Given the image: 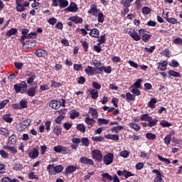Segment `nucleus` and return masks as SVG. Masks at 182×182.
Returning <instances> with one entry per match:
<instances>
[{"label": "nucleus", "instance_id": "obj_49", "mask_svg": "<svg viewBox=\"0 0 182 182\" xmlns=\"http://www.w3.org/2000/svg\"><path fill=\"white\" fill-rule=\"evenodd\" d=\"M123 129H124V127L119 125V126H117V127H114L111 129V131L114 132V133H117V134L119 132H121L122 130H123Z\"/></svg>", "mask_w": 182, "mask_h": 182}, {"label": "nucleus", "instance_id": "obj_58", "mask_svg": "<svg viewBox=\"0 0 182 182\" xmlns=\"http://www.w3.org/2000/svg\"><path fill=\"white\" fill-rule=\"evenodd\" d=\"M143 42H145V43H147V42L150 41V39H151V34H146L144 36L141 38Z\"/></svg>", "mask_w": 182, "mask_h": 182}, {"label": "nucleus", "instance_id": "obj_28", "mask_svg": "<svg viewBox=\"0 0 182 182\" xmlns=\"http://www.w3.org/2000/svg\"><path fill=\"white\" fill-rule=\"evenodd\" d=\"M105 137L108 139V140H114L115 141H119L120 139L118 134H107Z\"/></svg>", "mask_w": 182, "mask_h": 182}, {"label": "nucleus", "instance_id": "obj_10", "mask_svg": "<svg viewBox=\"0 0 182 182\" xmlns=\"http://www.w3.org/2000/svg\"><path fill=\"white\" fill-rule=\"evenodd\" d=\"M80 163L81 164H85L86 166H95V162L92 159H89L87 156H82L80 159Z\"/></svg>", "mask_w": 182, "mask_h": 182}, {"label": "nucleus", "instance_id": "obj_56", "mask_svg": "<svg viewBox=\"0 0 182 182\" xmlns=\"http://www.w3.org/2000/svg\"><path fill=\"white\" fill-rule=\"evenodd\" d=\"M45 90H49V85L47 84H43L40 86L39 92L42 93V92H45Z\"/></svg>", "mask_w": 182, "mask_h": 182}, {"label": "nucleus", "instance_id": "obj_3", "mask_svg": "<svg viewBox=\"0 0 182 182\" xmlns=\"http://www.w3.org/2000/svg\"><path fill=\"white\" fill-rule=\"evenodd\" d=\"M32 123V119H26L21 122L18 123L16 129L17 132H23V130H26V129H28L29 126H31V124Z\"/></svg>", "mask_w": 182, "mask_h": 182}, {"label": "nucleus", "instance_id": "obj_33", "mask_svg": "<svg viewBox=\"0 0 182 182\" xmlns=\"http://www.w3.org/2000/svg\"><path fill=\"white\" fill-rule=\"evenodd\" d=\"M168 76H170V77H171V76L173 77H181V75H180V73L176 72V71H174L173 70H170L168 72Z\"/></svg>", "mask_w": 182, "mask_h": 182}, {"label": "nucleus", "instance_id": "obj_13", "mask_svg": "<svg viewBox=\"0 0 182 182\" xmlns=\"http://www.w3.org/2000/svg\"><path fill=\"white\" fill-rule=\"evenodd\" d=\"M17 141L18 137L16 136V134H13L9 137L7 144L9 146H16Z\"/></svg>", "mask_w": 182, "mask_h": 182}, {"label": "nucleus", "instance_id": "obj_35", "mask_svg": "<svg viewBox=\"0 0 182 182\" xmlns=\"http://www.w3.org/2000/svg\"><path fill=\"white\" fill-rule=\"evenodd\" d=\"M151 119V116L149 115V114H141L140 116V120H141L142 122H150V120Z\"/></svg>", "mask_w": 182, "mask_h": 182}, {"label": "nucleus", "instance_id": "obj_34", "mask_svg": "<svg viewBox=\"0 0 182 182\" xmlns=\"http://www.w3.org/2000/svg\"><path fill=\"white\" fill-rule=\"evenodd\" d=\"M47 170L48 171L49 176H55L56 174V173H55L54 165L53 164H49L47 166Z\"/></svg>", "mask_w": 182, "mask_h": 182}, {"label": "nucleus", "instance_id": "obj_42", "mask_svg": "<svg viewBox=\"0 0 182 182\" xmlns=\"http://www.w3.org/2000/svg\"><path fill=\"white\" fill-rule=\"evenodd\" d=\"M60 4V8L63 9L69 6V1L68 0H58Z\"/></svg>", "mask_w": 182, "mask_h": 182}, {"label": "nucleus", "instance_id": "obj_18", "mask_svg": "<svg viewBox=\"0 0 182 182\" xmlns=\"http://www.w3.org/2000/svg\"><path fill=\"white\" fill-rule=\"evenodd\" d=\"M77 5L75 2H71L70 6L65 9L68 12H77Z\"/></svg>", "mask_w": 182, "mask_h": 182}, {"label": "nucleus", "instance_id": "obj_64", "mask_svg": "<svg viewBox=\"0 0 182 182\" xmlns=\"http://www.w3.org/2000/svg\"><path fill=\"white\" fill-rule=\"evenodd\" d=\"M52 124V122L50 120H46L45 122L46 130V132H50V126Z\"/></svg>", "mask_w": 182, "mask_h": 182}, {"label": "nucleus", "instance_id": "obj_32", "mask_svg": "<svg viewBox=\"0 0 182 182\" xmlns=\"http://www.w3.org/2000/svg\"><path fill=\"white\" fill-rule=\"evenodd\" d=\"M157 123H159V119H153V117H151V119L148 121L149 127H154V126H157Z\"/></svg>", "mask_w": 182, "mask_h": 182}, {"label": "nucleus", "instance_id": "obj_26", "mask_svg": "<svg viewBox=\"0 0 182 182\" xmlns=\"http://www.w3.org/2000/svg\"><path fill=\"white\" fill-rule=\"evenodd\" d=\"M2 120L6 122V123H12V122H14V118L11 117V113H9L2 117Z\"/></svg>", "mask_w": 182, "mask_h": 182}, {"label": "nucleus", "instance_id": "obj_30", "mask_svg": "<svg viewBox=\"0 0 182 182\" xmlns=\"http://www.w3.org/2000/svg\"><path fill=\"white\" fill-rule=\"evenodd\" d=\"M85 123L88 126H90V127H93V126H95V123H96V120H95L93 118L87 117L85 118Z\"/></svg>", "mask_w": 182, "mask_h": 182}, {"label": "nucleus", "instance_id": "obj_21", "mask_svg": "<svg viewBox=\"0 0 182 182\" xmlns=\"http://www.w3.org/2000/svg\"><path fill=\"white\" fill-rule=\"evenodd\" d=\"M89 92L90 95H91V97L93 99V100H96L99 97V91L96 90L95 89H89L87 90Z\"/></svg>", "mask_w": 182, "mask_h": 182}, {"label": "nucleus", "instance_id": "obj_11", "mask_svg": "<svg viewBox=\"0 0 182 182\" xmlns=\"http://www.w3.org/2000/svg\"><path fill=\"white\" fill-rule=\"evenodd\" d=\"M60 106H62V102L59 100H53L49 102V107L54 109V110H58L60 108Z\"/></svg>", "mask_w": 182, "mask_h": 182}, {"label": "nucleus", "instance_id": "obj_41", "mask_svg": "<svg viewBox=\"0 0 182 182\" xmlns=\"http://www.w3.org/2000/svg\"><path fill=\"white\" fill-rule=\"evenodd\" d=\"M76 129L81 133H86V127L83 124H77Z\"/></svg>", "mask_w": 182, "mask_h": 182}, {"label": "nucleus", "instance_id": "obj_14", "mask_svg": "<svg viewBox=\"0 0 182 182\" xmlns=\"http://www.w3.org/2000/svg\"><path fill=\"white\" fill-rule=\"evenodd\" d=\"M35 55L38 56V58H48V51L44 49H38L35 52Z\"/></svg>", "mask_w": 182, "mask_h": 182}, {"label": "nucleus", "instance_id": "obj_54", "mask_svg": "<svg viewBox=\"0 0 182 182\" xmlns=\"http://www.w3.org/2000/svg\"><path fill=\"white\" fill-rule=\"evenodd\" d=\"M158 159L159 160H160V161H163L164 163H165L166 164H171V161H170V159H166L160 155H158Z\"/></svg>", "mask_w": 182, "mask_h": 182}, {"label": "nucleus", "instance_id": "obj_23", "mask_svg": "<svg viewBox=\"0 0 182 182\" xmlns=\"http://www.w3.org/2000/svg\"><path fill=\"white\" fill-rule=\"evenodd\" d=\"M68 19H69V21H71V22H74L76 24L82 23V22H83V18H82L77 16H70Z\"/></svg>", "mask_w": 182, "mask_h": 182}, {"label": "nucleus", "instance_id": "obj_20", "mask_svg": "<svg viewBox=\"0 0 182 182\" xmlns=\"http://www.w3.org/2000/svg\"><path fill=\"white\" fill-rule=\"evenodd\" d=\"M89 35L92 38H96L97 39L100 36V32L99 31V29H97V28H92L90 30Z\"/></svg>", "mask_w": 182, "mask_h": 182}, {"label": "nucleus", "instance_id": "obj_50", "mask_svg": "<svg viewBox=\"0 0 182 182\" xmlns=\"http://www.w3.org/2000/svg\"><path fill=\"white\" fill-rule=\"evenodd\" d=\"M63 166L62 165H58L56 166H54V171L56 173H62V171H63Z\"/></svg>", "mask_w": 182, "mask_h": 182}, {"label": "nucleus", "instance_id": "obj_22", "mask_svg": "<svg viewBox=\"0 0 182 182\" xmlns=\"http://www.w3.org/2000/svg\"><path fill=\"white\" fill-rule=\"evenodd\" d=\"M157 65H159L158 70H161L162 72L164 70H167V65H168L167 61L164 60L163 62L158 63Z\"/></svg>", "mask_w": 182, "mask_h": 182}, {"label": "nucleus", "instance_id": "obj_62", "mask_svg": "<svg viewBox=\"0 0 182 182\" xmlns=\"http://www.w3.org/2000/svg\"><path fill=\"white\" fill-rule=\"evenodd\" d=\"M132 93L134 95V96H140L141 92L140 91V90H139V88H133L131 90Z\"/></svg>", "mask_w": 182, "mask_h": 182}, {"label": "nucleus", "instance_id": "obj_29", "mask_svg": "<svg viewBox=\"0 0 182 182\" xmlns=\"http://www.w3.org/2000/svg\"><path fill=\"white\" fill-rule=\"evenodd\" d=\"M79 116H80V114L76 109L71 110L70 114V119L75 120V119H76V117H79Z\"/></svg>", "mask_w": 182, "mask_h": 182}, {"label": "nucleus", "instance_id": "obj_25", "mask_svg": "<svg viewBox=\"0 0 182 182\" xmlns=\"http://www.w3.org/2000/svg\"><path fill=\"white\" fill-rule=\"evenodd\" d=\"M25 45L27 46L28 49H33L36 46V41L33 40H28L25 41Z\"/></svg>", "mask_w": 182, "mask_h": 182}, {"label": "nucleus", "instance_id": "obj_55", "mask_svg": "<svg viewBox=\"0 0 182 182\" xmlns=\"http://www.w3.org/2000/svg\"><path fill=\"white\" fill-rule=\"evenodd\" d=\"M160 126L162 127H170V126H173V124L167 122L166 120H164L160 122Z\"/></svg>", "mask_w": 182, "mask_h": 182}, {"label": "nucleus", "instance_id": "obj_40", "mask_svg": "<svg viewBox=\"0 0 182 182\" xmlns=\"http://www.w3.org/2000/svg\"><path fill=\"white\" fill-rule=\"evenodd\" d=\"M145 136L147 140H156V139H157L156 134H153L151 132L146 133Z\"/></svg>", "mask_w": 182, "mask_h": 182}, {"label": "nucleus", "instance_id": "obj_60", "mask_svg": "<svg viewBox=\"0 0 182 182\" xmlns=\"http://www.w3.org/2000/svg\"><path fill=\"white\" fill-rule=\"evenodd\" d=\"M164 143L167 146L171 143V134H167L166 137L164 138Z\"/></svg>", "mask_w": 182, "mask_h": 182}, {"label": "nucleus", "instance_id": "obj_4", "mask_svg": "<svg viewBox=\"0 0 182 182\" xmlns=\"http://www.w3.org/2000/svg\"><path fill=\"white\" fill-rule=\"evenodd\" d=\"M91 156L92 159H95L97 161H102V160H103V154H102L100 150L94 149L91 151Z\"/></svg>", "mask_w": 182, "mask_h": 182}, {"label": "nucleus", "instance_id": "obj_9", "mask_svg": "<svg viewBox=\"0 0 182 182\" xmlns=\"http://www.w3.org/2000/svg\"><path fill=\"white\" fill-rule=\"evenodd\" d=\"M28 33H29V29L28 28L21 29L22 36L20 38V42L23 46H25V39H26V37L28 36Z\"/></svg>", "mask_w": 182, "mask_h": 182}, {"label": "nucleus", "instance_id": "obj_15", "mask_svg": "<svg viewBox=\"0 0 182 182\" xmlns=\"http://www.w3.org/2000/svg\"><path fill=\"white\" fill-rule=\"evenodd\" d=\"M103 71H105V73H112V68L110 66H102L100 68H98L97 75H102L103 73Z\"/></svg>", "mask_w": 182, "mask_h": 182}, {"label": "nucleus", "instance_id": "obj_12", "mask_svg": "<svg viewBox=\"0 0 182 182\" xmlns=\"http://www.w3.org/2000/svg\"><path fill=\"white\" fill-rule=\"evenodd\" d=\"M28 157L32 160L38 159L39 157V149L38 148H33L31 151L28 152Z\"/></svg>", "mask_w": 182, "mask_h": 182}, {"label": "nucleus", "instance_id": "obj_2", "mask_svg": "<svg viewBox=\"0 0 182 182\" xmlns=\"http://www.w3.org/2000/svg\"><path fill=\"white\" fill-rule=\"evenodd\" d=\"M14 88L16 93H21V95H23V93H26V90H28V83L25 81H22L20 84H15Z\"/></svg>", "mask_w": 182, "mask_h": 182}, {"label": "nucleus", "instance_id": "obj_24", "mask_svg": "<svg viewBox=\"0 0 182 182\" xmlns=\"http://www.w3.org/2000/svg\"><path fill=\"white\" fill-rule=\"evenodd\" d=\"M128 126L130 127V129H133L134 132H140V129H141V126L134 122H129Z\"/></svg>", "mask_w": 182, "mask_h": 182}, {"label": "nucleus", "instance_id": "obj_5", "mask_svg": "<svg viewBox=\"0 0 182 182\" xmlns=\"http://www.w3.org/2000/svg\"><path fill=\"white\" fill-rule=\"evenodd\" d=\"M102 159L106 166H109V164H112V163H113L114 154H113V153H108L105 156H102Z\"/></svg>", "mask_w": 182, "mask_h": 182}, {"label": "nucleus", "instance_id": "obj_57", "mask_svg": "<svg viewBox=\"0 0 182 182\" xmlns=\"http://www.w3.org/2000/svg\"><path fill=\"white\" fill-rule=\"evenodd\" d=\"M173 43H174V45H178L179 46H182V38L180 37H177L176 38L173 40Z\"/></svg>", "mask_w": 182, "mask_h": 182}, {"label": "nucleus", "instance_id": "obj_61", "mask_svg": "<svg viewBox=\"0 0 182 182\" xmlns=\"http://www.w3.org/2000/svg\"><path fill=\"white\" fill-rule=\"evenodd\" d=\"M92 141H95L96 143L99 142V141H103V140H105V137L103 136H92Z\"/></svg>", "mask_w": 182, "mask_h": 182}, {"label": "nucleus", "instance_id": "obj_53", "mask_svg": "<svg viewBox=\"0 0 182 182\" xmlns=\"http://www.w3.org/2000/svg\"><path fill=\"white\" fill-rule=\"evenodd\" d=\"M102 177L103 178H105V180H109V181H113V176H112L110 174L107 173H105L101 174Z\"/></svg>", "mask_w": 182, "mask_h": 182}, {"label": "nucleus", "instance_id": "obj_31", "mask_svg": "<svg viewBox=\"0 0 182 182\" xmlns=\"http://www.w3.org/2000/svg\"><path fill=\"white\" fill-rule=\"evenodd\" d=\"M110 120L109 119H106L104 118H98L97 119V123L98 126H102V124H109Z\"/></svg>", "mask_w": 182, "mask_h": 182}, {"label": "nucleus", "instance_id": "obj_59", "mask_svg": "<svg viewBox=\"0 0 182 182\" xmlns=\"http://www.w3.org/2000/svg\"><path fill=\"white\" fill-rule=\"evenodd\" d=\"M0 156L2 157V159H9V154H8V152L5 151L4 149H1Z\"/></svg>", "mask_w": 182, "mask_h": 182}, {"label": "nucleus", "instance_id": "obj_27", "mask_svg": "<svg viewBox=\"0 0 182 182\" xmlns=\"http://www.w3.org/2000/svg\"><path fill=\"white\" fill-rule=\"evenodd\" d=\"M89 113H90L91 116H92L93 119H97L99 117V113L97 112V109L90 107L89 108Z\"/></svg>", "mask_w": 182, "mask_h": 182}, {"label": "nucleus", "instance_id": "obj_17", "mask_svg": "<svg viewBox=\"0 0 182 182\" xmlns=\"http://www.w3.org/2000/svg\"><path fill=\"white\" fill-rule=\"evenodd\" d=\"M76 170H77V167L73 165H70L66 167L65 174V176H69V174H72L73 173H75Z\"/></svg>", "mask_w": 182, "mask_h": 182}, {"label": "nucleus", "instance_id": "obj_48", "mask_svg": "<svg viewBox=\"0 0 182 182\" xmlns=\"http://www.w3.org/2000/svg\"><path fill=\"white\" fill-rule=\"evenodd\" d=\"M19 105L21 110L22 109H26V107H28V102L26 101V100L22 99L20 101Z\"/></svg>", "mask_w": 182, "mask_h": 182}, {"label": "nucleus", "instance_id": "obj_19", "mask_svg": "<svg viewBox=\"0 0 182 182\" xmlns=\"http://www.w3.org/2000/svg\"><path fill=\"white\" fill-rule=\"evenodd\" d=\"M62 127L60 125H53V133L55 134V136H60L62 134Z\"/></svg>", "mask_w": 182, "mask_h": 182}, {"label": "nucleus", "instance_id": "obj_37", "mask_svg": "<svg viewBox=\"0 0 182 182\" xmlns=\"http://www.w3.org/2000/svg\"><path fill=\"white\" fill-rule=\"evenodd\" d=\"M16 33H18V29L11 28L9 31H8L6 32V36L9 38H11V36H12V35H16Z\"/></svg>", "mask_w": 182, "mask_h": 182}, {"label": "nucleus", "instance_id": "obj_44", "mask_svg": "<svg viewBox=\"0 0 182 182\" xmlns=\"http://www.w3.org/2000/svg\"><path fill=\"white\" fill-rule=\"evenodd\" d=\"M28 177L30 180H39V176L38 175H35V172L33 171L28 173Z\"/></svg>", "mask_w": 182, "mask_h": 182}, {"label": "nucleus", "instance_id": "obj_52", "mask_svg": "<svg viewBox=\"0 0 182 182\" xmlns=\"http://www.w3.org/2000/svg\"><path fill=\"white\" fill-rule=\"evenodd\" d=\"M80 43L82 44V46L85 50V52H88L89 51V43H87V41H80Z\"/></svg>", "mask_w": 182, "mask_h": 182}, {"label": "nucleus", "instance_id": "obj_51", "mask_svg": "<svg viewBox=\"0 0 182 182\" xmlns=\"http://www.w3.org/2000/svg\"><path fill=\"white\" fill-rule=\"evenodd\" d=\"M65 117H66L65 115H59L55 119L54 122L56 124H60V123H62V120H63Z\"/></svg>", "mask_w": 182, "mask_h": 182}, {"label": "nucleus", "instance_id": "obj_43", "mask_svg": "<svg viewBox=\"0 0 182 182\" xmlns=\"http://www.w3.org/2000/svg\"><path fill=\"white\" fill-rule=\"evenodd\" d=\"M81 142L82 146H85V147H89V145L90 144V141H89V138L87 137L82 138Z\"/></svg>", "mask_w": 182, "mask_h": 182}, {"label": "nucleus", "instance_id": "obj_47", "mask_svg": "<svg viewBox=\"0 0 182 182\" xmlns=\"http://www.w3.org/2000/svg\"><path fill=\"white\" fill-rule=\"evenodd\" d=\"M157 103V100L156 98H151L150 102L148 104L149 107H151V109H154L156 107V105Z\"/></svg>", "mask_w": 182, "mask_h": 182}, {"label": "nucleus", "instance_id": "obj_39", "mask_svg": "<svg viewBox=\"0 0 182 182\" xmlns=\"http://www.w3.org/2000/svg\"><path fill=\"white\" fill-rule=\"evenodd\" d=\"M0 134L1 136H4V137H9V130L1 127L0 128Z\"/></svg>", "mask_w": 182, "mask_h": 182}, {"label": "nucleus", "instance_id": "obj_45", "mask_svg": "<svg viewBox=\"0 0 182 182\" xmlns=\"http://www.w3.org/2000/svg\"><path fill=\"white\" fill-rule=\"evenodd\" d=\"M97 21L99 23H103V22H105V15L103 14V13L100 11V13H98V15H97Z\"/></svg>", "mask_w": 182, "mask_h": 182}, {"label": "nucleus", "instance_id": "obj_63", "mask_svg": "<svg viewBox=\"0 0 182 182\" xmlns=\"http://www.w3.org/2000/svg\"><path fill=\"white\" fill-rule=\"evenodd\" d=\"M169 66H171L172 68H178L180 63L176 60H172L171 63H169Z\"/></svg>", "mask_w": 182, "mask_h": 182}, {"label": "nucleus", "instance_id": "obj_16", "mask_svg": "<svg viewBox=\"0 0 182 182\" xmlns=\"http://www.w3.org/2000/svg\"><path fill=\"white\" fill-rule=\"evenodd\" d=\"M36 89H38V86L31 87L26 91V93L30 97H34V96L36 95Z\"/></svg>", "mask_w": 182, "mask_h": 182}, {"label": "nucleus", "instance_id": "obj_8", "mask_svg": "<svg viewBox=\"0 0 182 182\" xmlns=\"http://www.w3.org/2000/svg\"><path fill=\"white\" fill-rule=\"evenodd\" d=\"M100 13V9H97V5L91 4L90 9L88 11V14L92 15V16H97Z\"/></svg>", "mask_w": 182, "mask_h": 182}, {"label": "nucleus", "instance_id": "obj_7", "mask_svg": "<svg viewBox=\"0 0 182 182\" xmlns=\"http://www.w3.org/2000/svg\"><path fill=\"white\" fill-rule=\"evenodd\" d=\"M85 72L86 75H88V76H93V75H95V73L97 74V72H99V68L88 65L85 69Z\"/></svg>", "mask_w": 182, "mask_h": 182}, {"label": "nucleus", "instance_id": "obj_46", "mask_svg": "<svg viewBox=\"0 0 182 182\" xmlns=\"http://www.w3.org/2000/svg\"><path fill=\"white\" fill-rule=\"evenodd\" d=\"M38 38V33L36 32H31L28 34L26 36V39H36Z\"/></svg>", "mask_w": 182, "mask_h": 182}, {"label": "nucleus", "instance_id": "obj_36", "mask_svg": "<svg viewBox=\"0 0 182 182\" xmlns=\"http://www.w3.org/2000/svg\"><path fill=\"white\" fill-rule=\"evenodd\" d=\"M126 99L127 102H134L136 100V96L134 95H132L130 92H127L126 93Z\"/></svg>", "mask_w": 182, "mask_h": 182}, {"label": "nucleus", "instance_id": "obj_1", "mask_svg": "<svg viewBox=\"0 0 182 182\" xmlns=\"http://www.w3.org/2000/svg\"><path fill=\"white\" fill-rule=\"evenodd\" d=\"M128 35L136 42L141 40V38L144 36L149 31L146 29L141 28L139 30V33L136 32L134 28H127Z\"/></svg>", "mask_w": 182, "mask_h": 182}, {"label": "nucleus", "instance_id": "obj_38", "mask_svg": "<svg viewBox=\"0 0 182 182\" xmlns=\"http://www.w3.org/2000/svg\"><path fill=\"white\" fill-rule=\"evenodd\" d=\"M92 66H95L94 68L100 69L102 68V61L97 60V59L93 60L92 62Z\"/></svg>", "mask_w": 182, "mask_h": 182}, {"label": "nucleus", "instance_id": "obj_6", "mask_svg": "<svg viewBox=\"0 0 182 182\" xmlns=\"http://www.w3.org/2000/svg\"><path fill=\"white\" fill-rule=\"evenodd\" d=\"M154 174H156V177L154 179V182H164V179H163V175L161 174V171L158 169H154L152 171Z\"/></svg>", "mask_w": 182, "mask_h": 182}]
</instances>
